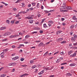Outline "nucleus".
Instances as JSON below:
<instances>
[{"label":"nucleus","mask_w":77,"mask_h":77,"mask_svg":"<svg viewBox=\"0 0 77 77\" xmlns=\"http://www.w3.org/2000/svg\"><path fill=\"white\" fill-rule=\"evenodd\" d=\"M73 45L74 46H76V45H77V42H76L75 43H73Z\"/></svg>","instance_id":"39"},{"label":"nucleus","mask_w":77,"mask_h":77,"mask_svg":"<svg viewBox=\"0 0 77 77\" xmlns=\"http://www.w3.org/2000/svg\"><path fill=\"white\" fill-rule=\"evenodd\" d=\"M66 42V41H64L62 42H60V44H65Z\"/></svg>","instance_id":"19"},{"label":"nucleus","mask_w":77,"mask_h":77,"mask_svg":"<svg viewBox=\"0 0 77 77\" xmlns=\"http://www.w3.org/2000/svg\"><path fill=\"white\" fill-rule=\"evenodd\" d=\"M6 74H3L2 75H1V77H5V76H6Z\"/></svg>","instance_id":"27"},{"label":"nucleus","mask_w":77,"mask_h":77,"mask_svg":"<svg viewBox=\"0 0 77 77\" xmlns=\"http://www.w3.org/2000/svg\"><path fill=\"white\" fill-rule=\"evenodd\" d=\"M35 30H40V28H38V27H36L35 28Z\"/></svg>","instance_id":"34"},{"label":"nucleus","mask_w":77,"mask_h":77,"mask_svg":"<svg viewBox=\"0 0 77 77\" xmlns=\"http://www.w3.org/2000/svg\"><path fill=\"white\" fill-rule=\"evenodd\" d=\"M22 7H25V4H24V3H22Z\"/></svg>","instance_id":"28"},{"label":"nucleus","mask_w":77,"mask_h":77,"mask_svg":"<svg viewBox=\"0 0 77 77\" xmlns=\"http://www.w3.org/2000/svg\"><path fill=\"white\" fill-rule=\"evenodd\" d=\"M11 47H12L13 48H15V45L12 46Z\"/></svg>","instance_id":"57"},{"label":"nucleus","mask_w":77,"mask_h":77,"mask_svg":"<svg viewBox=\"0 0 77 77\" xmlns=\"http://www.w3.org/2000/svg\"><path fill=\"white\" fill-rule=\"evenodd\" d=\"M48 23H50L51 24H52L53 23V21L52 20L49 21L48 22Z\"/></svg>","instance_id":"22"},{"label":"nucleus","mask_w":77,"mask_h":77,"mask_svg":"<svg viewBox=\"0 0 77 77\" xmlns=\"http://www.w3.org/2000/svg\"><path fill=\"white\" fill-rule=\"evenodd\" d=\"M13 10L14 11H17V9L15 8H13Z\"/></svg>","instance_id":"41"},{"label":"nucleus","mask_w":77,"mask_h":77,"mask_svg":"<svg viewBox=\"0 0 77 77\" xmlns=\"http://www.w3.org/2000/svg\"><path fill=\"white\" fill-rule=\"evenodd\" d=\"M7 39H3V40H2V41H3V42H4V41H6V40H7Z\"/></svg>","instance_id":"49"},{"label":"nucleus","mask_w":77,"mask_h":77,"mask_svg":"<svg viewBox=\"0 0 77 77\" xmlns=\"http://www.w3.org/2000/svg\"><path fill=\"white\" fill-rule=\"evenodd\" d=\"M18 35H11L9 36L10 38H15L16 36H18Z\"/></svg>","instance_id":"5"},{"label":"nucleus","mask_w":77,"mask_h":77,"mask_svg":"<svg viewBox=\"0 0 77 77\" xmlns=\"http://www.w3.org/2000/svg\"><path fill=\"white\" fill-rule=\"evenodd\" d=\"M28 74L26 73H25L24 74H23L22 75H20V77H25V76H26V75H27Z\"/></svg>","instance_id":"8"},{"label":"nucleus","mask_w":77,"mask_h":77,"mask_svg":"<svg viewBox=\"0 0 77 77\" xmlns=\"http://www.w3.org/2000/svg\"><path fill=\"white\" fill-rule=\"evenodd\" d=\"M8 51V49L6 48L5 49L3 50V51L5 53H6V51Z\"/></svg>","instance_id":"15"},{"label":"nucleus","mask_w":77,"mask_h":77,"mask_svg":"<svg viewBox=\"0 0 77 77\" xmlns=\"http://www.w3.org/2000/svg\"><path fill=\"white\" fill-rule=\"evenodd\" d=\"M74 27V26L73 25H72L70 26V28L71 29H72Z\"/></svg>","instance_id":"35"},{"label":"nucleus","mask_w":77,"mask_h":77,"mask_svg":"<svg viewBox=\"0 0 77 77\" xmlns=\"http://www.w3.org/2000/svg\"><path fill=\"white\" fill-rule=\"evenodd\" d=\"M29 22L31 24H32L33 22V20H29Z\"/></svg>","instance_id":"18"},{"label":"nucleus","mask_w":77,"mask_h":77,"mask_svg":"<svg viewBox=\"0 0 77 77\" xmlns=\"http://www.w3.org/2000/svg\"><path fill=\"white\" fill-rule=\"evenodd\" d=\"M29 35H27L25 36L26 38H29Z\"/></svg>","instance_id":"51"},{"label":"nucleus","mask_w":77,"mask_h":77,"mask_svg":"<svg viewBox=\"0 0 77 77\" xmlns=\"http://www.w3.org/2000/svg\"><path fill=\"white\" fill-rule=\"evenodd\" d=\"M60 54L61 55H63V54H64V53H63V51L62 52H61L60 53Z\"/></svg>","instance_id":"40"},{"label":"nucleus","mask_w":77,"mask_h":77,"mask_svg":"<svg viewBox=\"0 0 77 77\" xmlns=\"http://www.w3.org/2000/svg\"><path fill=\"white\" fill-rule=\"evenodd\" d=\"M53 11V12H54V10H51V11H49L45 10V11H44V12H45V14H48V13H49V12H51Z\"/></svg>","instance_id":"3"},{"label":"nucleus","mask_w":77,"mask_h":77,"mask_svg":"<svg viewBox=\"0 0 77 77\" xmlns=\"http://www.w3.org/2000/svg\"><path fill=\"white\" fill-rule=\"evenodd\" d=\"M19 14H24V13H27V12H24V11H21L20 12H19Z\"/></svg>","instance_id":"24"},{"label":"nucleus","mask_w":77,"mask_h":77,"mask_svg":"<svg viewBox=\"0 0 77 77\" xmlns=\"http://www.w3.org/2000/svg\"><path fill=\"white\" fill-rule=\"evenodd\" d=\"M62 32V31H58L56 32L57 35H58V34H60Z\"/></svg>","instance_id":"16"},{"label":"nucleus","mask_w":77,"mask_h":77,"mask_svg":"<svg viewBox=\"0 0 77 77\" xmlns=\"http://www.w3.org/2000/svg\"><path fill=\"white\" fill-rule=\"evenodd\" d=\"M48 51H47L46 52L44 55V56H45L48 54Z\"/></svg>","instance_id":"20"},{"label":"nucleus","mask_w":77,"mask_h":77,"mask_svg":"<svg viewBox=\"0 0 77 77\" xmlns=\"http://www.w3.org/2000/svg\"><path fill=\"white\" fill-rule=\"evenodd\" d=\"M73 36H74V38H75V39L77 38V35L74 34L73 35Z\"/></svg>","instance_id":"31"},{"label":"nucleus","mask_w":77,"mask_h":77,"mask_svg":"<svg viewBox=\"0 0 77 77\" xmlns=\"http://www.w3.org/2000/svg\"><path fill=\"white\" fill-rule=\"evenodd\" d=\"M6 22L8 24H9L10 23V21H9V20H7Z\"/></svg>","instance_id":"30"},{"label":"nucleus","mask_w":77,"mask_h":77,"mask_svg":"<svg viewBox=\"0 0 77 77\" xmlns=\"http://www.w3.org/2000/svg\"><path fill=\"white\" fill-rule=\"evenodd\" d=\"M57 42H61V41H63V38H59L57 39Z\"/></svg>","instance_id":"4"},{"label":"nucleus","mask_w":77,"mask_h":77,"mask_svg":"<svg viewBox=\"0 0 77 77\" xmlns=\"http://www.w3.org/2000/svg\"><path fill=\"white\" fill-rule=\"evenodd\" d=\"M76 56V53H74L73 54H72L70 56V57H75Z\"/></svg>","instance_id":"12"},{"label":"nucleus","mask_w":77,"mask_h":77,"mask_svg":"<svg viewBox=\"0 0 77 77\" xmlns=\"http://www.w3.org/2000/svg\"><path fill=\"white\" fill-rule=\"evenodd\" d=\"M75 65H76V64L75 63H72L69 65L70 66H75Z\"/></svg>","instance_id":"9"},{"label":"nucleus","mask_w":77,"mask_h":77,"mask_svg":"<svg viewBox=\"0 0 77 77\" xmlns=\"http://www.w3.org/2000/svg\"><path fill=\"white\" fill-rule=\"evenodd\" d=\"M44 72V70H42L41 72H40L38 73V75H41Z\"/></svg>","instance_id":"7"},{"label":"nucleus","mask_w":77,"mask_h":77,"mask_svg":"<svg viewBox=\"0 0 77 77\" xmlns=\"http://www.w3.org/2000/svg\"><path fill=\"white\" fill-rule=\"evenodd\" d=\"M58 53H59V51L55 53L54 54V55H55V54H58Z\"/></svg>","instance_id":"42"},{"label":"nucleus","mask_w":77,"mask_h":77,"mask_svg":"<svg viewBox=\"0 0 77 77\" xmlns=\"http://www.w3.org/2000/svg\"><path fill=\"white\" fill-rule=\"evenodd\" d=\"M71 40L72 42H74L75 41V38L74 37H72L71 38Z\"/></svg>","instance_id":"11"},{"label":"nucleus","mask_w":77,"mask_h":77,"mask_svg":"<svg viewBox=\"0 0 77 77\" xmlns=\"http://www.w3.org/2000/svg\"><path fill=\"white\" fill-rule=\"evenodd\" d=\"M4 54H5V53H4V52H2L1 54V55H4Z\"/></svg>","instance_id":"52"},{"label":"nucleus","mask_w":77,"mask_h":77,"mask_svg":"<svg viewBox=\"0 0 77 77\" xmlns=\"http://www.w3.org/2000/svg\"><path fill=\"white\" fill-rule=\"evenodd\" d=\"M32 5L33 6H35V5H36V3L35 2L32 3Z\"/></svg>","instance_id":"29"},{"label":"nucleus","mask_w":77,"mask_h":77,"mask_svg":"<svg viewBox=\"0 0 77 77\" xmlns=\"http://www.w3.org/2000/svg\"><path fill=\"white\" fill-rule=\"evenodd\" d=\"M16 24H18L19 23V21H17V22H15Z\"/></svg>","instance_id":"64"},{"label":"nucleus","mask_w":77,"mask_h":77,"mask_svg":"<svg viewBox=\"0 0 77 77\" xmlns=\"http://www.w3.org/2000/svg\"><path fill=\"white\" fill-rule=\"evenodd\" d=\"M72 18L74 20H77V18H75V16H74L72 17Z\"/></svg>","instance_id":"17"},{"label":"nucleus","mask_w":77,"mask_h":77,"mask_svg":"<svg viewBox=\"0 0 77 77\" xmlns=\"http://www.w3.org/2000/svg\"><path fill=\"white\" fill-rule=\"evenodd\" d=\"M36 68V66H32V69H34V68Z\"/></svg>","instance_id":"43"},{"label":"nucleus","mask_w":77,"mask_h":77,"mask_svg":"<svg viewBox=\"0 0 77 77\" xmlns=\"http://www.w3.org/2000/svg\"><path fill=\"white\" fill-rule=\"evenodd\" d=\"M66 64H67V63H63L61 64V65H65Z\"/></svg>","instance_id":"33"},{"label":"nucleus","mask_w":77,"mask_h":77,"mask_svg":"<svg viewBox=\"0 0 77 77\" xmlns=\"http://www.w3.org/2000/svg\"><path fill=\"white\" fill-rule=\"evenodd\" d=\"M66 75L67 76H71V75H72V74H71L70 73H67L66 74Z\"/></svg>","instance_id":"25"},{"label":"nucleus","mask_w":77,"mask_h":77,"mask_svg":"<svg viewBox=\"0 0 77 77\" xmlns=\"http://www.w3.org/2000/svg\"><path fill=\"white\" fill-rule=\"evenodd\" d=\"M72 48H73V49H77V47H76V46L72 47Z\"/></svg>","instance_id":"32"},{"label":"nucleus","mask_w":77,"mask_h":77,"mask_svg":"<svg viewBox=\"0 0 77 77\" xmlns=\"http://www.w3.org/2000/svg\"><path fill=\"white\" fill-rule=\"evenodd\" d=\"M14 20H12L11 21V24H14Z\"/></svg>","instance_id":"50"},{"label":"nucleus","mask_w":77,"mask_h":77,"mask_svg":"<svg viewBox=\"0 0 77 77\" xmlns=\"http://www.w3.org/2000/svg\"><path fill=\"white\" fill-rule=\"evenodd\" d=\"M37 33V32H32V34H34V33Z\"/></svg>","instance_id":"46"},{"label":"nucleus","mask_w":77,"mask_h":77,"mask_svg":"<svg viewBox=\"0 0 77 77\" xmlns=\"http://www.w3.org/2000/svg\"><path fill=\"white\" fill-rule=\"evenodd\" d=\"M20 1V0H18L16 2H15L16 3H18Z\"/></svg>","instance_id":"53"},{"label":"nucleus","mask_w":77,"mask_h":77,"mask_svg":"<svg viewBox=\"0 0 77 77\" xmlns=\"http://www.w3.org/2000/svg\"><path fill=\"white\" fill-rule=\"evenodd\" d=\"M51 53H48V56H50V55H51Z\"/></svg>","instance_id":"61"},{"label":"nucleus","mask_w":77,"mask_h":77,"mask_svg":"<svg viewBox=\"0 0 77 77\" xmlns=\"http://www.w3.org/2000/svg\"><path fill=\"white\" fill-rule=\"evenodd\" d=\"M43 27L44 28H47V25H46V24H44L43 25Z\"/></svg>","instance_id":"23"},{"label":"nucleus","mask_w":77,"mask_h":77,"mask_svg":"<svg viewBox=\"0 0 77 77\" xmlns=\"http://www.w3.org/2000/svg\"><path fill=\"white\" fill-rule=\"evenodd\" d=\"M70 2L73 3V0H69Z\"/></svg>","instance_id":"54"},{"label":"nucleus","mask_w":77,"mask_h":77,"mask_svg":"<svg viewBox=\"0 0 77 77\" xmlns=\"http://www.w3.org/2000/svg\"><path fill=\"white\" fill-rule=\"evenodd\" d=\"M62 25H63V26H65V25H66V23H63Z\"/></svg>","instance_id":"63"},{"label":"nucleus","mask_w":77,"mask_h":77,"mask_svg":"<svg viewBox=\"0 0 77 77\" xmlns=\"http://www.w3.org/2000/svg\"><path fill=\"white\" fill-rule=\"evenodd\" d=\"M60 60L59 59H58L56 61L57 63H59L60 62Z\"/></svg>","instance_id":"37"},{"label":"nucleus","mask_w":77,"mask_h":77,"mask_svg":"<svg viewBox=\"0 0 77 77\" xmlns=\"http://www.w3.org/2000/svg\"><path fill=\"white\" fill-rule=\"evenodd\" d=\"M11 34V32H7L4 34L3 36H6L8 35H10Z\"/></svg>","instance_id":"2"},{"label":"nucleus","mask_w":77,"mask_h":77,"mask_svg":"<svg viewBox=\"0 0 77 77\" xmlns=\"http://www.w3.org/2000/svg\"><path fill=\"white\" fill-rule=\"evenodd\" d=\"M41 8L42 9H44V7L43 6H41Z\"/></svg>","instance_id":"59"},{"label":"nucleus","mask_w":77,"mask_h":77,"mask_svg":"<svg viewBox=\"0 0 77 77\" xmlns=\"http://www.w3.org/2000/svg\"><path fill=\"white\" fill-rule=\"evenodd\" d=\"M20 15L19 14H18L16 15V17H20Z\"/></svg>","instance_id":"48"},{"label":"nucleus","mask_w":77,"mask_h":77,"mask_svg":"<svg viewBox=\"0 0 77 77\" xmlns=\"http://www.w3.org/2000/svg\"><path fill=\"white\" fill-rule=\"evenodd\" d=\"M21 61H23V60H24V58H22L20 59Z\"/></svg>","instance_id":"38"},{"label":"nucleus","mask_w":77,"mask_h":77,"mask_svg":"<svg viewBox=\"0 0 77 77\" xmlns=\"http://www.w3.org/2000/svg\"><path fill=\"white\" fill-rule=\"evenodd\" d=\"M19 45L20 47H22V46L24 47V45L23 44L20 45Z\"/></svg>","instance_id":"45"},{"label":"nucleus","mask_w":77,"mask_h":77,"mask_svg":"<svg viewBox=\"0 0 77 77\" xmlns=\"http://www.w3.org/2000/svg\"><path fill=\"white\" fill-rule=\"evenodd\" d=\"M54 2V0H51V3H53V2Z\"/></svg>","instance_id":"60"},{"label":"nucleus","mask_w":77,"mask_h":77,"mask_svg":"<svg viewBox=\"0 0 77 77\" xmlns=\"http://www.w3.org/2000/svg\"><path fill=\"white\" fill-rule=\"evenodd\" d=\"M72 53V51H70L69 52L68 54L69 55H70L71 53Z\"/></svg>","instance_id":"21"},{"label":"nucleus","mask_w":77,"mask_h":77,"mask_svg":"<svg viewBox=\"0 0 77 77\" xmlns=\"http://www.w3.org/2000/svg\"><path fill=\"white\" fill-rule=\"evenodd\" d=\"M40 33H43V31H40Z\"/></svg>","instance_id":"62"},{"label":"nucleus","mask_w":77,"mask_h":77,"mask_svg":"<svg viewBox=\"0 0 77 77\" xmlns=\"http://www.w3.org/2000/svg\"><path fill=\"white\" fill-rule=\"evenodd\" d=\"M30 11H33V8H29Z\"/></svg>","instance_id":"44"},{"label":"nucleus","mask_w":77,"mask_h":77,"mask_svg":"<svg viewBox=\"0 0 77 77\" xmlns=\"http://www.w3.org/2000/svg\"><path fill=\"white\" fill-rule=\"evenodd\" d=\"M43 45L44 43H43L42 42H41L38 45V47H41V46H42Z\"/></svg>","instance_id":"10"},{"label":"nucleus","mask_w":77,"mask_h":77,"mask_svg":"<svg viewBox=\"0 0 77 77\" xmlns=\"http://www.w3.org/2000/svg\"><path fill=\"white\" fill-rule=\"evenodd\" d=\"M36 42H37V43H38V42H40L41 41H35Z\"/></svg>","instance_id":"55"},{"label":"nucleus","mask_w":77,"mask_h":77,"mask_svg":"<svg viewBox=\"0 0 77 77\" xmlns=\"http://www.w3.org/2000/svg\"><path fill=\"white\" fill-rule=\"evenodd\" d=\"M30 63H33V60H31L30 61Z\"/></svg>","instance_id":"58"},{"label":"nucleus","mask_w":77,"mask_h":77,"mask_svg":"<svg viewBox=\"0 0 77 77\" xmlns=\"http://www.w3.org/2000/svg\"><path fill=\"white\" fill-rule=\"evenodd\" d=\"M3 68H4V67H1L0 69V71H2V69H3Z\"/></svg>","instance_id":"47"},{"label":"nucleus","mask_w":77,"mask_h":77,"mask_svg":"<svg viewBox=\"0 0 77 77\" xmlns=\"http://www.w3.org/2000/svg\"><path fill=\"white\" fill-rule=\"evenodd\" d=\"M44 70H45L46 71H47V70H51V69H50V67H48L46 68H45L44 69Z\"/></svg>","instance_id":"14"},{"label":"nucleus","mask_w":77,"mask_h":77,"mask_svg":"<svg viewBox=\"0 0 77 77\" xmlns=\"http://www.w3.org/2000/svg\"><path fill=\"white\" fill-rule=\"evenodd\" d=\"M33 17H34V15L32 14L30 16H29L27 17H25V19H28V20H29L30 19H33Z\"/></svg>","instance_id":"1"},{"label":"nucleus","mask_w":77,"mask_h":77,"mask_svg":"<svg viewBox=\"0 0 77 77\" xmlns=\"http://www.w3.org/2000/svg\"><path fill=\"white\" fill-rule=\"evenodd\" d=\"M15 58L16 59H16H18V58H19V57L18 56H17V57L16 56L15 57Z\"/></svg>","instance_id":"56"},{"label":"nucleus","mask_w":77,"mask_h":77,"mask_svg":"<svg viewBox=\"0 0 77 77\" xmlns=\"http://www.w3.org/2000/svg\"><path fill=\"white\" fill-rule=\"evenodd\" d=\"M37 7L38 8H39V3H37Z\"/></svg>","instance_id":"36"},{"label":"nucleus","mask_w":77,"mask_h":77,"mask_svg":"<svg viewBox=\"0 0 77 77\" xmlns=\"http://www.w3.org/2000/svg\"><path fill=\"white\" fill-rule=\"evenodd\" d=\"M67 9L70 10L71 9H72V8L71 7H66Z\"/></svg>","instance_id":"26"},{"label":"nucleus","mask_w":77,"mask_h":77,"mask_svg":"<svg viewBox=\"0 0 77 77\" xmlns=\"http://www.w3.org/2000/svg\"><path fill=\"white\" fill-rule=\"evenodd\" d=\"M6 28L5 27H2L0 28V30H4L6 29Z\"/></svg>","instance_id":"13"},{"label":"nucleus","mask_w":77,"mask_h":77,"mask_svg":"<svg viewBox=\"0 0 77 77\" xmlns=\"http://www.w3.org/2000/svg\"><path fill=\"white\" fill-rule=\"evenodd\" d=\"M15 64H16V63H10L8 65L9 66H12V65H13V66H14V65H15Z\"/></svg>","instance_id":"6"}]
</instances>
